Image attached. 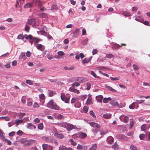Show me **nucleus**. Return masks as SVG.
I'll list each match as a JSON object with an SVG mask.
<instances>
[{
	"instance_id": "obj_17",
	"label": "nucleus",
	"mask_w": 150,
	"mask_h": 150,
	"mask_svg": "<svg viewBox=\"0 0 150 150\" xmlns=\"http://www.w3.org/2000/svg\"><path fill=\"white\" fill-rule=\"evenodd\" d=\"M23 121V119H16L15 120V124L16 125V126H17L20 124H21Z\"/></svg>"
},
{
	"instance_id": "obj_4",
	"label": "nucleus",
	"mask_w": 150,
	"mask_h": 150,
	"mask_svg": "<svg viewBox=\"0 0 150 150\" xmlns=\"http://www.w3.org/2000/svg\"><path fill=\"white\" fill-rule=\"evenodd\" d=\"M26 23L30 25H35L36 24V21L34 19L30 18L28 20Z\"/></svg>"
},
{
	"instance_id": "obj_35",
	"label": "nucleus",
	"mask_w": 150,
	"mask_h": 150,
	"mask_svg": "<svg viewBox=\"0 0 150 150\" xmlns=\"http://www.w3.org/2000/svg\"><path fill=\"white\" fill-rule=\"evenodd\" d=\"M38 128L40 130H42L43 129V124L42 123L40 124L38 126Z\"/></svg>"
},
{
	"instance_id": "obj_47",
	"label": "nucleus",
	"mask_w": 150,
	"mask_h": 150,
	"mask_svg": "<svg viewBox=\"0 0 150 150\" xmlns=\"http://www.w3.org/2000/svg\"><path fill=\"white\" fill-rule=\"evenodd\" d=\"M63 117V116L61 114L58 115L56 117V118L58 120H61Z\"/></svg>"
},
{
	"instance_id": "obj_63",
	"label": "nucleus",
	"mask_w": 150,
	"mask_h": 150,
	"mask_svg": "<svg viewBox=\"0 0 150 150\" xmlns=\"http://www.w3.org/2000/svg\"><path fill=\"white\" fill-rule=\"evenodd\" d=\"M39 107V105L37 103H35L33 105V107L35 108H38Z\"/></svg>"
},
{
	"instance_id": "obj_59",
	"label": "nucleus",
	"mask_w": 150,
	"mask_h": 150,
	"mask_svg": "<svg viewBox=\"0 0 150 150\" xmlns=\"http://www.w3.org/2000/svg\"><path fill=\"white\" fill-rule=\"evenodd\" d=\"M40 32L41 35L45 36L47 34V33H46L45 30H41L40 31Z\"/></svg>"
},
{
	"instance_id": "obj_39",
	"label": "nucleus",
	"mask_w": 150,
	"mask_h": 150,
	"mask_svg": "<svg viewBox=\"0 0 150 150\" xmlns=\"http://www.w3.org/2000/svg\"><path fill=\"white\" fill-rule=\"evenodd\" d=\"M69 141L71 142V144L73 146H75L76 145V143L73 139H70Z\"/></svg>"
},
{
	"instance_id": "obj_11",
	"label": "nucleus",
	"mask_w": 150,
	"mask_h": 150,
	"mask_svg": "<svg viewBox=\"0 0 150 150\" xmlns=\"http://www.w3.org/2000/svg\"><path fill=\"white\" fill-rule=\"evenodd\" d=\"M107 140L109 144H111L113 143V138L111 136H110L108 137Z\"/></svg>"
},
{
	"instance_id": "obj_64",
	"label": "nucleus",
	"mask_w": 150,
	"mask_h": 150,
	"mask_svg": "<svg viewBox=\"0 0 150 150\" xmlns=\"http://www.w3.org/2000/svg\"><path fill=\"white\" fill-rule=\"evenodd\" d=\"M23 133V132L21 131V130H19L18 132H17V134L18 135L21 136V135Z\"/></svg>"
},
{
	"instance_id": "obj_18",
	"label": "nucleus",
	"mask_w": 150,
	"mask_h": 150,
	"mask_svg": "<svg viewBox=\"0 0 150 150\" xmlns=\"http://www.w3.org/2000/svg\"><path fill=\"white\" fill-rule=\"evenodd\" d=\"M33 7V3L31 2L26 3L24 6V8H31Z\"/></svg>"
},
{
	"instance_id": "obj_25",
	"label": "nucleus",
	"mask_w": 150,
	"mask_h": 150,
	"mask_svg": "<svg viewBox=\"0 0 150 150\" xmlns=\"http://www.w3.org/2000/svg\"><path fill=\"white\" fill-rule=\"evenodd\" d=\"M97 148V145L96 144H94L90 149L89 150H95Z\"/></svg>"
},
{
	"instance_id": "obj_34",
	"label": "nucleus",
	"mask_w": 150,
	"mask_h": 150,
	"mask_svg": "<svg viewBox=\"0 0 150 150\" xmlns=\"http://www.w3.org/2000/svg\"><path fill=\"white\" fill-rule=\"evenodd\" d=\"M90 60L88 58H85L83 60L82 62L83 63L85 64V63H88L89 62Z\"/></svg>"
},
{
	"instance_id": "obj_60",
	"label": "nucleus",
	"mask_w": 150,
	"mask_h": 150,
	"mask_svg": "<svg viewBox=\"0 0 150 150\" xmlns=\"http://www.w3.org/2000/svg\"><path fill=\"white\" fill-rule=\"evenodd\" d=\"M54 104H50L47 103V106L49 108H50L51 109H52V107Z\"/></svg>"
},
{
	"instance_id": "obj_13",
	"label": "nucleus",
	"mask_w": 150,
	"mask_h": 150,
	"mask_svg": "<svg viewBox=\"0 0 150 150\" xmlns=\"http://www.w3.org/2000/svg\"><path fill=\"white\" fill-rule=\"evenodd\" d=\"M41 0H33V2L34 4L36 5L38 4V6L42 5V3L40 1Z\"/></svg>"
},
{
	"instance_id": "obj_5",
	"label": "nucleus",
	"mask_w": 150,
	"mask_h": 150,
	"mask_svg": "<svg viewBox=\"0 0 150 150\" xmlns=\"http://www.w3.org/2000/svg\"><path fill=\"white\" fill-rule=\"evenodd\" d=\"M61 98L62 100L65 103H68L69 102V98L66 97L64 94H61Z\"/></svg>"
},
{
	"instance_id": "obj_29",
	"label": "nucleus",
	"mask_w": 150,
	"mask_h": 150,
	"mask_svg": "<svg viewBox=\"0 0 150 150\" xmlns=\"http://www.w3.org/2000/svg\"><path fill=\"white\" fill-rule=\"evenodd\" d=\"M1 120H4L8 121L9 120L10 118L9 117H0Z\"/></svg>"
},
{
	"instance_id": "obj_27",
	"label": "nucleus",
	"mask_w": 150,
	"mask_h": 150,
	"mask_svg": "<svg viewBox=\"0 0 150 150\" xmlns=\"http://www.w3.org/2000/svg\"><path fill=\"white\" fill-rule=\"evenodd\" d=\"M28 24L26 23L25 25V30L27 32H28L29 31V30L30 29V27L28 25Z\"/></svg>"
},
{
	"instance_id": "obj_53",
	"label": "nucleus",
	"mask_w": 150,
	"mask_h": 150,
	"mask_svg": "<svg viewBox=\"0 0 150 150\" xmlns=\"http://www.w3.org/2000/svg\"><path fill=\"white\" fill-rule=\"evenodd\" d=\"M52 8L53 10H56L57 8V5L56 4H53L52 7Z\"/></svg>"
},
{
	"instance_id": "obj_62",
	"label": "nucleus",
	"mask_w": 150,
	"mask_h": 150,
	"mask_svg": "<svg viewBox=\"0 0 150 150\" xmlns=\"http://www.w3.org/2000/svg\"><path fill=\"white\" fill-rule=\"evenodd\" d=\"M31 55V53L29 51H28L26 52V55L28 57H30Z\"/></svg>"
},
{
	"instance_id": "obj_19",
	"label": "nucleus",
	"mask_w": 150,
	"mask_h": 150,
	"mask_svg": "<svg viewBox=\"0 0 150 150\" xmlns=\"http://www.w3.org/2000/svg\"><path fill=\"white\" fill-rule=\"evenodd\" d=\"M69 90L71 92H74L75 93H79V90L76 89H75L74 88L70 87L69 88Z\"/></svg>"
},
{
	"instance_id": "obj_52",
	"label": "nucleus",
	"mask_w": 150,
	"mask_h": 150,
	"mask_svg": "<svg viewBox=\"0 0 150 150\" xmlns=\"http://www.w3.org/2000/svg\"><path fill=\"white\" fill-rule=\"evenodd\" d=\"M25 98V97L24 96H23L22 98L21 101L23 103H25L26 101V99Z\"/></svg>"
},
{
	"instance_id": "obj_58",
	"label": "nucleus",
	"mask_w": 150,
	"mask_h": 150,
	"mask_svg": "<svg viewBox=\"0 0 150 150\" xmlns=\"http://www.w3.org/2000/svg\"><path fill=\"white\" fill-rule=\"evenodd\" d=\"M83 146L81 145L80 144H78L77 147V149H82Z\"/></svg>"
},
{
	"instance_id": "obj_26",
	"label": "nucleus",
	"mask_w": 150,
	"mask_h": 150,
	"mask_svg": "<svg viewBox=\"0 0 150 150\" xmlns=\"http://www.w3.org/2000/svg\"><path fill=\"white\" fill-rule=\"evenodd\" d=\"M106 57L108 58L111 59L113 58L114 56L111 54H106Z\"/></svg>"
},
{
	"instance_id": "obj_40",
	"label": "nucleus",
	"mask_w": 150,
	"mask_h": 150,
	"mask_svg": "<svg viewBox=\"0 0 150 150\" xmlns=\"http://www.w3.org/2000/svg\"><path fill=\"white\" fill-rule=\"evenodd\" d=\"M146 125L145 124L143 125L141 127V130L142 131H144L146 130Z\"/></svg>"
},
{
	"instance_id": "obj_7",
	"label": "nucleus",
	"mask_w": 150,
	"mask_h": 150,
	"mask_svg": "<svg viewBox=\"0 0 150 150\" xmlns=\"http://www.w3.org/2000/svg\"><path fill=\"white\" fill-rule=\"evenodd\" d=\"M89 124L91 126L95 128L96 129H99L100 127V125L95 122H91L89 123Z\"/></svg>"
},
{
	"instance_id": "obj_12",
	"label": "nucleus",
	"mask_w": 150,
	"mask_h": 150,
	"mask_svg": "<svg viewBox=\"0 0 150 150\" xmlns=\"http://www.w3.org/2000/svg\"><path fill=\"white\" fill-rule=\"evenodd\" d=\"M111 116V114L110 113H106L103 114V117L105 119H109L110 118Z\"/></svg>"
},
{
	"instance_id": "obj_46",
	"label": "nucleus",
	"mask_w": 150,
	"mask_h": 150,
	"mask_svg": "<svg viewBox=\"0 0 150 150\" xmlns=\"http://www.w3.org/2000/svg\"><path fill=\"white\" fill-rule=\"evenodd\" d=\"M135 107V103H133L131 104L129 106V108L132 109H134Z\"/></svg>"
},
{
	"instance_id": "obj_32",
	"label": "nucleus",
	"mask_w": 150,
	"mask_h": 150,
	"mask_svg": "<svg viewBox=\"0 0 150 150\" xmlns=\"http://www.w3.org/2000/svg\"><path fill=\"white\" fill-rule=\"evenodd\" d=\"M112 147L115 150H117L118 148V146L116 143H115L112 146Z\"/></svg>"
},
{
	"instance_id": "obj_37",
	"label": "nucleus",
	"mask_w": 150,
	"mask_h": 150,
	"mask_svg": "<svg viewBox=\"0 0 150 150\" xmlns=\"http://www.w3.org/2000/svg\"><path fill=\"white\" fill-rule=\"evenodd\" d=\"M18 39L23 40L24 39V35L22 34H20L17 37Z\"/></svg>"
},
{
	"instance_id": "obj_6",
	"label": "nucleus",
	"mask_w": 150,
	"mask_h": 150,
	"mask_svg": "<svg viewBox=\"0 0 150 150\" xmlns=\"http://www.w3.org/2000/svg\"><path fill=\"white\" fill-rule=\"evenodd\" d=\"M119 118L121 120V121H122V119L123 118V122L125 123H127L128 122V119L127 117L124 115H121L120 117Z\"/></svg>"
},
{
	"instance_id": "obj_2",
	"label": "nucleus",
	"mask_w": 150,
	"mask_h": 150,
	"mask_svg": "<svg viewBox=\"0 0 150 150\" xmlns=\"http://www.w3.org/2000/svg\"><path fill=\"white\" fill-rule=\"evenodd\" d=\"M127 45L126 44L122 43L121 45L117 44L116 43L114 44L112 47V49H117L119 48L120 47H122V46H126Z\"/></svg>"
},
{
	"instance_id": "obj_55",
	"label": "nucleus",
	"mask_w": 150,
	"mask_h": 150,
	"mask_svg": "<svg viewBox=\"0 0 150 150\" xmlns=\"http://www.w3.org/2000/svg\"><path fill=\"white\" fill-rule=\"evenodd\" d=\"M144 137L145 135L143 134H141L139 135V138L141 140L143 139L144 138Z\"/></svg>"
},
{
	"instance_id": "obj_42",
	"label": "nucleus",
	"mask_w": 150,
	"mask_h": 150,
	"mask_svg": "<svg viewBox=\"0 0 150 150\" xmlns=\"http://www.w3.org/2000/svg\"><path fill=\"white\" fill-rule=\"evenodd\" d=\"M25 115V113L21 112L19 114V117L21 119L22 117Z\"/></svg>"
},
{
	"instance_id": "obj_49",
	"label": "nucleus",
	"mask_w": 150,
	"mask_h": 150,
	"mask_svg": "<svg viewBox=\"0 0 150 150\" xmlns=\"http://www.w3.org/2000/svg\"><path fill=\"white\" fill-rule=\"evenodd\" d=\"M88 38H86L85 40H84L83 41L82 44L83 45H86L87 44V42H88Z\"/></svg>"
},
{
	"instance_id": "obj_36",
	"label": "nucleus",
	"mask_w": 150,
	"mask_h": 150,
	"mask_svg": "<svg viewBox=\"0 0 150 150\" xmlns=\"http://www.w3.org/2000/svg\"><path fill=\"white\" fill-rule=\"evenodd\" d=\"M135 19L136 20L140 22H142L143 21L142 18L140 16L137 17Z\"/></svg>"
},
{
	"instance_id": "obj_10",
	"label": "nucleus",
	"mask_w": 150,
	"mask_h": 150,
	"mask_svg": "<svg viewBox=\"0 0 150 150\" xmlns=\"http://www.w3.org/2000/svg\"><path fill=\"white\" fill-rule=\"evenodd\" d=\"M37 48L41 51H43L45 48V47L44 46H43L41 44H38L37 45Z\"/></svg>"
},
{
	"instance_id": "obj_45",
	"label": "nucleus",
	"mask_w": 150,
	"mask_h": 150,
	"mask_svg": "<svg viewBox=\"0 0 150 150\" xmlns=\"http://www.w3.org/2000/svg\"><path fill=\"white\" fill-rule=\"evenodd\" d=\"M43 150H47V146L46 144H43L42 145Z\"/></svg>"
},
{
	"instance_id": "obj_38",
	"label": "nucleus",
	"mask_w": 150,
	"mask_h": 150,
	"mask_svg": "<svg viewBox=\"0 0 150 150\" xmlns=\"http://www.w3.org/2000/svg\"><path fill=\"white\" fill-rule=\"evenodd\" d=\"M58 55L59 56H62L65 54L62 51H58L57 52Z\"/></svg>"
},
{
	"instance_id": "obj_21",
	"label": "nucleus",
	"mask_w": 150,
	"mask_h": 150,
	"mask_svg": "<svg viewBox=\"0 0 150 150\" xmlns=\"http://www.w3.org/2000/svg\"><path fill=\"white\" fill-rule=\"evenodd\" d=\"M74 67H68L67 66H65L64 67V69L65 70H71L74 69Z\"/></svg>"
},
{
	"instance_id": "obj_24",
	"label": "nucleus",
	"mask_w": 150,
	"mask_h": 150,
	"mask_svg": "<svg viewBox=\"0 0 150 150\" xmlns=\"http://www.w3.org/2000/svg\"><path fill=\"white\" fill-rule=\"evenodd\" d=\"M45 140L48 142H52L53 141L52 138L51 137H48L45 139Z\"/></svg>"
},
{
	"instance_id": "obj_9",
	"label": "nucleus",
	"mask_w": 150,
	"mask_h": 150,
	"mask_svg": "<svg viewBox=\"0 0 150 150\" xmlns=\"http://www.w3.org/2000/svg\"><path fill=\"white\" fill-rule=\"evenodd\" d=\"M72 79H74V80L75 81V82H79L80 83L81 82H82V81L83 80V78L81 77H76L73 78Z\"/></svg>"
},
{
	"instance_id": "obj_33",
	"label": "nucleus",
	"mask_w": 150,
	"mask_h": 150,
	"mask_svg": "<svg viewBox=\"0 0 150 150\" xmlns=\"http://www.w3.org/2000/svg\"><path fill=\"white\" fill-rule=\"evenodd\" d=\"M80 136L82 138H84L86 137L87 134L85 133L82 132L80 133Z\"/></svg>"
},
{
	"instance_id": "obj_43",
	"label": "nucleus",
	"mask_w": 150,
	"mask_h": 150,
	"mask_svg": "<svg viewBox=\"0 0 150 150\" xmlns=\"http://www.w3.org/2000/svg\"><path fill=\"white\" fill-rule=\"evenodd\" d=\"M67 148L64 146H61L59 148V150L61 149L62 150H67Z\"/></svg>"
},
{
	"instance_id": "obj_23",
	"label": "nucleus",
	"mask_w": 150,
	"mask_h": 150,
	"mask_svg": "<svg viewBox=\"0 0 150 150\" xmlns=\"http://www.w3.org/2000/svg\"><path fill=\"white\" fill-rule=\"evenodd\" d=\"M80 85L79 82H75L72 84V86L71 87L74 88L75 86H78Z\"/></svg>"
},
{
	"instance_id": "obj_31",
	"label": "nucleus",
	"mask_w": 150,
	"mask_h": 150,
	"mask_svg": "<svg viewBox=\"0 0 150 150\" xmlns=\"http://www.w3.org/2000/svg\"><path fill=\"white\" fill-rule=\"evenodd\" d=\"M20 57L22 58L24 60H25L26 59V57L25 55V53L24 52H22L21 53Z\"/></svg>"
},
{
	"instance_id": "obj_51",
	"label": "nucleus",
	"mask_w": 150,
	"mask_h": 150,
	"mask_svg": "<svg viewBox=\"0 0 150 150\" xmlns=\"http://www.w3.org/2000/svg\"><path fill=\"white\" fill-rule=\"evenodd\" d=\"M86 86H87V90H89L91 88V84L89 83H86Z\"/></svg>"
},
{
	"instance_id": "obj_57",
	"label": "nucleus",
	"mask_w": 150,
	"mask_h": 150,
	"mask_svg": "<svg viewBox=\"0 0 150 150\" xmlns=\"http://www.w3.org/2000/svg\"><path fill=\"white\" fill-rule=\"evenodd\" d=\"M133 67L134 69L135 70H137L139 69L138 67L136 64H133Z\"/></svg>"
},
{
	"instance_id": "obj_30",
	"label": "nucleus",
	"mask_w": 150,
	"mask_h": 150,
	"mask_svg": "<svg viewBox=\"0 0 150 150\" xmlns=\"http://www.w3.org/2000/svg\"><path fill=\"white\" fill-rule=\"evenodd\" d=\"M106 87L108 89L109 91H112L113 92L116 91V90L113 88L112 87L110 86H106Z\"/></svg>"
},
{
	"instance_id": "obj_50",
	"label": "nucleus",
	"mask_w": 150,
	"mask_h": 150,
	"mask_svg": "<svg viewBox=\"0 0 150 150\" xmlns=\"http://www.w3.org/2000/svg\"><path fill=\"white\" fill-rule=\"evenodd\" d=\"M110 79L112 81H116L120 79V77H110Z\"/></svg>"
},
{
	"instance_id": "obj_22",
	"label": "nucleus",
	"mask_w": 150,
	"mask_h": 150,
	"mask_svg": "<svg viewBox=\"0 0 150 150\" xmlns=\"http://www.w3.org/2000/svg\"><path fill=\"white\" fill-rule=\"evenodd\" d=\"M52 109H54L56 110H60L59 107L56 104H54L53 106Z\"/></svg>"
},
{
	"instance_id": "obj_20",
	"label": "nucleus",
	"mask_w": 150,
	"mask_h": 150,
	"mask_svg": "<svg viewBox=\"0 0 150 150\" xmlns=\"http://www.w3.org/2000/svg\"><path fill=\"white\" fill-rule=\"evenodd\" d=\"M110 103L112 106H119V104L116 101H112Z\"/></svg>"
},
{
	"instance_id": "obj_61",
	"label": "nucleus",
	"mask_w": 150,
	"mask_h": 150,
	"mask_svg": "<svg viewBox=\"0 0 150 150\" xmlns=\"http://www.w3.org/2000/svg\"><path fill=\"white\" fill-rule=\"evenodd\" d=\"M83 110L85 112H86L88 110V108L87 106H85L83 107Z\"/></svg>"
},
{
	"instance_id": "obj_28",
	"label": "nucleus",
	"mask_w": 150,
	"mask_h": 150,
	"mask_svg": "<svg viewBox=\"0 0 150 150\" xmlns=\"http://www.w3.org/2000/svg\"><path fill=\"white\" fill-rule=\"evenodd\" d=\"M26 83L28 84L32 85L33 84V81L30 80H27L26 81Z\"/></svg>"
},
{
	"instance_id": "obj_8",
	"label": "nucleus",
	"mask_w": 150,
	"mask_h": 150,
	"mask_svg": "<svg viewBox=\"0 0 150 150\" xmlns=\"http://www.w3.org/2000/svg\"><path fill=\"white\" fill-rule=\"evenodd\" d=\"M80 32L79 29L78 28H76L73 33V37L75 38L77 37Z\"/></svg>"
},
{
	"instance_id": "obj_54",
	"label": "nucleus",
	"mask_w": 150,
	"mask_h": 150,
	"mask_svg": "<svg viewBox=\"0 0 150 150\" xmlns=\"http://www.w3.org/2000/svg\"><path fill=\"white\" fill-rule=\"evenodd\" d=\"M90 115L94 117H96V116L95 115L94 112L92 111H91L90 112Z\"/></svg>"
},
{
	"instance_id": "obj_15",
	"label": "nucleus",
	"mask_w": 150,
	"mask_h": 150,
	"mask_svg": "<svg viewBox=\"0 0 150 150\" xmlns=\"http://www.w3.org/2000/svg\"><path fill=\"white\" fill-rule=\"evenodd\" d=\"M54 135L55 137L60 139L64 137V135L62 134H59L57 132H55L54 134Z\"/></svg>"
},
{
	"instance_id": "obj_48",
	"label": "nucleus",
	"mask_w": 150,
	"mask_h": 150,
	"mask_svg": "<svg viewBox=\"0 0 150 150\" xmlns=\"http://www.w3.org/2000/svg\"><path fill=\"white\" fill-rule=\"evenodd\" d=\"M123 15L125 16H128L130 15V14L127 11H124L123 13Z\"/></svg>"
},
{
	"instance_id": "obj_44",
	"label": "nucleus",
	"mask_w": 150,
	"mask_h": 150,
	"mask_svg": "<svg viewBox=\"0 0 150 150\" xmlns=\"http://www.w3.org/2000/svg\"><path fill=\"white\" fill-rule=\"evenodd\" d=\"M130 147L131 150H137V148L133 145H131Z\"/></svg>"
},
{
	"instance_id": "obj_16",
	"label": "nucleus",
	"mask_w": 150,
	"mask_h": 150,
	"mask_svg": "<svg viewBox=\"0 0 150 150\" xmlns=\"http://www.w3.org/2000/svg\"><path fill=\"white\" fill-rule=\"evenodd\" d=\"M96 99L99 102H101L102 101L103 97L102 95H99L96 96Z\"/></svg>"
},
{
	"instance_id": "obj_1",
	"label": "nucleus",
	"mask_w": 150,
	"mask_h": 150,
	"mask_svg": "<svg viewBox=\"0 0 150 150\" xmlns=\"http://www.w3.org/2000/svg\"><path fill=\"white\" fill-rule=\"evenodd\" d=\"M55 125L66 128L68 131H70L75 128V127L72 124L63 122H58Z\"/></svg>"
},
{
	"instance_id": "obj_3",
	"label": "nucleus",
	"mask_w": 150,
	"mask_h": 150,
	"mask_svg": "<svg viewBox=\"0 0 150 150\" xmlns=\"http://www.w3.org/2000/svg\"><path fill=\"white\" fill-rule=\"evenodd\" d=\"M21 142L26 145H29L31 144V141L30 140H26L25 139L23 138L21 139Z\"/></svg>"
},
{
	"instance_id": "obj_56",
	"label": "nucleus",
	"mask_w": 150,
	"mask_h": 150,
	"mask_svg": "<svg viewBox=\"0 0 150 150\" xmlns=\"http://www.w3.org/2000/svg\"><path fill=\"white\" fill-rule=\"evenodd\" d=\"M73 10H74L73 9H70L68 11L69 13H70V14H71V15H73L74 14V12H73Z\"/></svg>"
},
{
	"instance_id": "obj_14",
	"label": "nucleus",
	"mask_w": 150,
	"mask_h": 150,
	"mask_svg": "<svg viewBox=\"0 0 150 150\" xmlns=\"http://www.w3.org/2000/svg\"><path fill=\"white\" fill-rule=\"evenodd\" d=\"M0 137L1 139H2L3 141H6V139L4 135V133L2 131L1 129H0Z\"/></svg>"
},
{
	"instance_id": "obj_41",
	"label": "nucleus",
	"mask_w": 150,
	"mask_h": 150,
	"mask_svg": "<svg viewBox=\"0 0 150 150\" xmlns=\"http://www.w3.org/2000/svg\"><path fill=\"white\" fill-rule=\"evenodd\" d=\"M47 57L48 59L51 60L52 59L53 57L52 54H47Z\"/></svg>"
}]
</instances>
